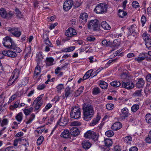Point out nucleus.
I'll return each instance as SVG.
<instances>
[{
  "mask_svg": "<svg viewBox=\"0 0 151 151\" xmlns=\"http://www.w3.org/2000/svg\"><path fill=\"white\" fill-rule=\"evenodd\" d=\"M43 97V94H41L34 101L33 107L35 110H38L42 104V99Z\"/></svg>",
  "mask_w": 151,
  "mask_h": 151,
  "instance_id": "obj_6",
  "label": "nucleus"
},
{
  "mask_svg": "<svg viewBox=\"0 0 151 151\" xmlns=\"http://www.w3.org/2000/svg\"><path fill=\"white\" fill-rule=\"evenodd\" d=\"M69 120L68 119L65 117H61L57 122V124L62 126H65L67 124Z\"/></svg>",
  "mask_w": 151,
  "mask_h": 151,
  "instance_id": "obj_15",
  "label": "nucleus"
},
{
  "mask_svg": "<svg viewBox=\"0 0 151 151\" xmlns=\"http://www.w3.org/2000/svg\"><path fill=\"white\" fill-rule=\"evenodd\" d=\"M15 11L17 17L20 18L22 17V15L18 9L16 8L15 9Z\"/></svg>",
  "mask_w": 151,
  "mask_h": 151,
  "instance_id": "obj_54",
  "label": "nucleus"
},
{
  "mask_svg": "<svg viewBox=\"0 0 151 151\" xmlns=\"http://www.w3.org/2000/svg\"><path fill=\"white\" fill-rule=\"evenodd\" d=\"M84 120L88 121L91 120L94 114L93 106L89 104L84 105L83 108Z\"/></svg>",
  "mask_w": 151,
  "mask_h": 151,
  "instance_id": "obj_1",
  "label": "nucleus"
},
{
  "mask_svg": "<svg viewBox=\"0 0 151 151\" xmlns=\"http://www.w3.org/2000/svg\"><path fill=\"white\" fill-rule=\"evenodd\" d=\"M29 78L28 77L26 76L24 78V79H23L22 81V85L26 84L28 82Z\"/></svg>",
  "mask_w": 151,
  "mask_h": 151,
  "instance_id": "obj_58",
  "label": "nucleus"
},
{
  "mask_svg": "<svg viewBox=\"0 0 151 151\" xmlns=\"http://www.w3.org/2000/svg\"><path fill=\"white\" fill-rule=\"evenodd\" d=\"M19 101H17L15 102L13 105H11L10 106V108L11 109H16L19 106Z\"/></svg>",
  "mask_w": 151,
  "mask_h": 151,
  "instance_id": "obj_44",
  "label": "nucleus"
},
{
  "mask_svg": "<svg viewBox=\"0 0 151 151\" xmlns=\"http://www.w3.org/2000/svg\"><path fill=\"white\" fill-rule=\"evenodd\" d=\"M8 123V120L7 119H4L1 121V126L4 127L7 125Z\"/></svg>",
  "mask_w": 151,
  "mask_h": 151,
  "instance_id": "obj_47",
  "label": "nucleus"
},
{
  "mask_svg": "<svg viewBox=\"0 0 151 151\" xmlns=\"http://www.w3.org/2000/svg\"><path fill=\"white\" fill-rule=\"evenodd\" d=\"M127 15V13L122 10L119 9L118 11V15L120 17H125Z\"/></svg>",
  "mask_w": 151,
  "mask_h": 151,
  "instance_id": "obj_32",
  "label": "nucleus"
},
{
  "mask_svg": "<svg viewBox=\"0 0 151 151\" xmlns=\"http://www.w3.org/2000/svg\"><path fill=\"white\" fill-rule=\"evenodd\" d=\"M41 127H39L35 131L34 133L36 136H38L44 131V129H42Z\"/></svg>",
  "mask_w": 151,
  "mask_h": 151,
  "instance_id": "obj_30",
  "label": "nucleus"
},
{
  "mask_svg": "<svg viewBox=\"0 0 151 151\" xmlns=\"http://www.w3.org/2000/svg\"><path fill=\"white\" fill-rule=\"evenodd\" d=\"M99 85L101 88L103 89H106L108 87L107 83L103 81H101L99 82Z\"/></svg>",
  "mask_w": 151,
  "mask_h": 151,
  "instance_id": "obj_31",
  "label": "nucleus"
},
{
  "mask_svg": "<svg viewBox=\"0 0 151 151\" xmlns=\"http://www.w3.org/2000/svg\"><path fill=\"white\" fill-rule=\"evenodd\" d=\"M13 51L10 50H4L3 51V54L4 55L8 57H10L11 58H15L17 56V55L16 52L19 53L20 52H18L17 51L16 49H12Z\"/></svg>",
  "mask_w": 151,
  "mask_h": 151,
  "instance_id": "obj_8",
  "label": "nucleus"
},
{
  "mask_svg": "<svg viewBox=\"0 0 151 151\" xmlns=\"http://www.w3.org/2000/svg\"><path fill=\"white\" fill-rule=\"evenodd\" d=\"M63 88V84H59L56 87V88L58 89V91L59 92L60 91L61 89H62Z\"/></svg>",
  "mask_w": 151,
  "mask_h": 151,
  "instance_id": "obj_63",
  "label": "nucleus"
},
{
  "mask_svg": "<svg viewBox=\"0 0 151 151\" xmlns=\"http://www.w3.org/2000/svg\"><path fill=\"white\" fill-rule=\"evenodd\" d=\"M61 137L64 138H68L70 136V133L68 130H64L60 135Z\"/></svg>",
  "mask_w": 151,
  "mask_h": 151,
  "instance_id": "obj_26",
  "label": "nucleus"
},
{
  "mask_svg": "<svg viewBox=\"0 0 151 151\" xmlns=\"http://www.w3.org/2000/svg\"><path fill=\"white\" fill-rule=\"evenodd\" d=\"M114 107V105L111 103L108 104L106 105V108L108 110H111Z\"/></svg>",
  "mask_w": 151,
  "mask_h": 151,
  "instance_id": "obj_53",
  "label": "nucleus"
},
{
  "mask_svg": "<svg viewBox=\"0 0 151 151\" xmlns=\"http://www.w3.org/2000/svg\"><path fill=\"white\" fill-rule=\"evenodd\" d=\"M16 119L18 122H21L23 119V114L22 112H19L18 113L16 116Z\"/></svg>",
  "mask_w": 151,
  "mask_h": 151,
  "instance_id": "obj_36",
  "label": "nucleus"
},
{
  "mask_svg": "<svg viewBox=\"0 0 151 151\" xmlns=\"http://www.w3.org/2000/svg\"><path fill=\"white\" fill-rule=\"evenodd\" d=\"M122 85L123 87L128 89H131L134 87L133 83L131 81H128L126 82H123Z\"/></svg>",
  "mask_w": 151,
  "mask_h": 151,
  "instance_id": "obj_14",
  "label": "nucleus"
},
{
  "mask_svg": "<svg viewBox=\"0 0 151 151\" xmlns=\"http://www.w3.org/2000/svg\"><path fill=\"white\" fill-rule=\"evenodd\" d=\"M3 44L4 46L10 49H16L17 52H20L21 50L15 44L14 42L8 36L5 37L3 39Z\"/></svg>",
  "mask_w": 151,
  "mask_h": 151,
  "instance_id": "obj_2",
  "label": "nucleus"
},
{
  "mask_svg": "<svg viewBox=\"0 0 151 151\" xmlns=\"http://www.w3.org/2000/svg\"><path fill=\"white\" fill-rule=\"evenodd\" d=\"M90 139H92L95 141L97 140L98 137V135L94 132H92L91 135V137H90Z\"/></svg>",
  "mask_w": 151,
  "mask_h": 151,
  "instance_id": "obj_37",
  "label": "nucleus"
},
{
  "mask_svg": "<svg viewBox=\"0 0 151 151\" xmlns=\"http://www.w3.org/2000/svg\"><path fill=\"white\" fill-rule=\"evenodd\" d=\"M93 132V131L90 130L88 131L84 134V137L86 138L90 139V137H91V134Z\"/></svg>",
  "mask_w": 151,
  "mask_h": 151,
  "instance_id": "obj_51",
  "label": "nucleus"
},
{
  "mask_svg": "<svg viewBox=\"0 0 151 151\" xmlns=\"http://www.w3.org/2000/svg\"><path fill=\"white\" fill-rule=\"evenodd\" d=\"M132 5L133 7L135 8H137L139 6V3L136 1L133 2L132 4Z\"/></svg>",
  "mask_w": 151,
  "mask_h": 151,
  "instance_id": "obj_56",
  "label": "nucleus"
},
{
  "mask_svg": "<svg viewBox=\"0 0 151 151\" xmlns=\"http://www.w3.org/2000/svg\"><path fill=\"white\" fill-rule=\"evenodd\" d=\"M70 133L72 135L76 137L79 134L80 132L77 128L75 127H73L70 129Z\"/></svg>",
  "mask_w": 151,
  "mask_h": 151,
  "instance_id": "obj_18",
  "label": "nucleus"
},
{
  "mask_svg": "<svg viewBox=\"0 0 151 151\" xmlns=\"http://www.w3.org/2000/svg\"><path fill=\"white\" fill-rule=\"evenodd\" d=\"M121 112V116L122 119H125L126 117H128L129 114V110L127 108L125 107L122 109Z\"/></svg>",
  "mask_w": 151,
  "mask_h": 151,
  "instance_id": "obj_16",
  "label": "nucleus"
},
{
  "mask_svg": "<svg viewBox=\"0 0 151 151\" xmlns=\"http://www.w3.org/2000/svg\"><path fill=\"white\" fill-rule=\"evenodd\" d=\"M82 145L84 149H88L91 147V144L89 142L85 140L82 142Z\"/></svg>",
  "mask_w": 151,
  "mask_h": 151,
  "instance_id": "obj_25",
  "label": "nucleus"
},
{
  "mask_svg": "<svg viewBox=\"0 0 151 151\" xmlns=\"http://www.w3.org/2000/svg\"><path fill=\"white\" fill-rule=\"evenodd\" d=\"M75 48V46H70L68 47L64 48L60 51V52L61 53L63 52H71Z\"/></svg>",
  "mask_w": 151,
  "mask_h": 151,
  "instance_id": "obj_24",
  "label": "nucleus"
},
{
  "mask_svg": "<svg viewBox=\"0 0 151 151\" xmlns=\"http://www.w3.org/2000/svg\"><path fill=\"white\" fill-rule=\"evenodd\" d=\"M111 85L114 87L116 88L120 86L121 83L119 81H114L110 83Z\"/></svg>",
  "mask_w": 151,
  "mask_h": 151,
  "instance_id": "obj_34",
  "label": "nucleus"
},
{
  "mask_svg": "<svg viewBox=\"0 0 151 151\" xmlns=\"http://www.w3.org/2000/svg\"><path fill=\"white\" fill-rule=\"evenodd\" d=\"M65 96L66 97H68L72 93L73 91L70 90V89L69 87H67L65 90Z\"/></svg>",
  "mask_w": 151,
  "mask_h": 151,
  "instance_id": "obj_35",
  "label": "nucleus"
},
{
  "mask_svg": "<svg viewBox=\"0 0 151 151\" xmlns=\"http://www.w3.org/2000/svg\"><path fill=\"white\" fill-rule=\"evenodd\" d=\"M145 43L147 47L149 48L151 46V39L148 36L147 34H144L142 35Z\"/></svg>",
  "mask_w": 151,
  "mask_h": 151,
  "instance_id": "obj_13",
  "label": "nucleus"
},
{
  "mask_svg": "<svg viewBox=\"0 0 151 151\" xmlns=\"http://www.w3.org/2000/svg\"><path fill=\"white\" fill-rule=\"evenodd\" d=\"M43 59L42 52H37L36 54V61L38 65H39L41 63Z\"/></svg>",
  "mask_w": 151,
  "mask_h": 151,
  "instance_id": "obj_20",
  "label": "nucleus"
},
{
  "mask_svg": "<svg viewBox=\"0 0 151 151\" xmlns=\"http://www.w3.org/2000/svg\"><path fill=\"white\" fill-rule=\"evenodd\" d=\"M107 5L104 3H99L96 6L94 9V11L97 14L104 13L107 10Z\"/></svg>",
  "mask_w": 151,
  "mask_h": 151,
  "instance_id": "obj_4",
  "label": "nucleus"
},
{
  "mask_svg": "<svg viewBox=\"0 0 151 151\" xmlns=\"http://www.w3.org/2000/svg\"><path fill=\"white\" fill-rule=\"evenodd\" d=\"M8 30L14 36L19 37L21 35V32L18 30V28H10Z\"/></svg>",
  "mask_w": 151,
  "mask_h": 151,
  "instance_id": "obj_12",
  "label": "nucleus"
},
{
  "mask_svg": "<svg viewBox=\"0 0 151 151\" xmlns=\"http://www.w3.org/2000/svg\"><path fill=\"white\" fill-rule=\"evenodd\" d=\"M145 83V81L142 78H141L138 79V81L136 84V87L139 88H142Z\"/></svg>",
  "mask_w": 151,
  "mask_h": 151,
  "instance_id": "obj_21",
  "label": "nucleus"
},
{
  "mask_svg": "<svg viewBox=\"0 0 151 151\" xmlns=\"http://www.w3.org/2000/svg\"><path fill=\"white\" fill-rule=\"evenodd\" d=\"M20 73V70L16 68L13 72L12 75V76H18L19 75Z\"/></svg>",
  "mask_w": 151,
  "mask_h": 151,
  "instance_id": "obj_52",
  "label": "nucleus"
},
{
  "mask_svg": "<svg viewBox=\"0 0 151 151\" xmlns=\"http://www.w3.org/2000/svg\"><path fill=\"white\" fill-rule=\"evenodd\" d=\"M41 72L40 71V68L39 65H37L35 68V76L38 75Z\"/></svg>",
  "mask_w": 151,
  "mask_h": 151,
  "instance_id": "obj_43",
  "label": "nucleus"
},
{
  "mask_svg": "<svg viewBox=\"0 0 151 151\" xmlns=\"http://www.w3.org/2000/svg\"><path fill=\"white\" fill-rule=\"evenodd\" d=\"M101 27L105 30H109L111 27L106 21L102 22L101 23Z\"/></svg>",
  "mask_w": 151,
  "mask_h": 151,
  "instance_id": "obj_29",
  "label": "nucleus"
},
{
  "mask_svg": "<svg viewBox=\"0 0 151 151\" xmlns=\"http://www.w3.org/2000/svg\"><path fill=\"white\" fill-rule=\"evenodd\" d=\"M93 71L92 69H90L88 71L84 76H91Z\"/></svg>",
  "mask_w": 151,
  "mask_h": 151,
  "instance_id": "obj_62",
  "label": "nucleus"
},
{
  "mask_svg": "<svg viewBox=\"0 0 151 151\" xmlns=\"http://www.w3.org/2000/svg\"><path fill=\"white\" fill-rule=\"evenodd\" d=\"M114 134V132L111 130H108L105 132V135L109 137H112Z\"/></svg>",
  "mask_w": 151,
  "mask_h": 151,
  "instance_id": "obj_42",
  "label": "nucleus"
},
{
  "mask_svg": "<svg viewBox=\"0 0 151 151\" xmlns=\"http://www.w3.org/2000/svg\"><path fill=\"white\" fill-rule=\"evenodd\" d=\"M73 4V0H67L64 2L63 8L65 11H68L71 9Z\"/></svg>",
  "mask_w": 151,
  "mask_h": 151,
  "instance_id": "obj_10",
  "label": "nucleus"
},
{
  "mask_svg": "<svg viewBox=\"0 0 151 151\" xmlns=\"http://www.w3.org/2000/svg\"><path fill=\"white\" fill-rule=\"evenodd\" d=\"M45 85L44 84H43L42 85H39L37 86V89L39 90H42L45 88Z\"/></svg>",
  "mask_w": 151,
  "mask_h": 151,
  "instance_id": "obj_60",
  "label": "nucleus"
},
{
  "mask_svg": "<svg viewBox=\"0 0 151 151\" xmlns=\"http://www.w3.org/2000/svg\"><path fill=\"white\" fill-rule=\"evenodd\" d=\"M100 119V117L99 116L97 115L96 117L94 118L93 120L91 122L90 124L91 126H93L98 123Z\"/></svg>",
  "mask_w": 151,
  "mask_h": 151,
  "instance_id": "obj_28",
  "label": "nucleus"
},
{
  "mask_svg": "<svg viewBox=\"0 0 151 151\" xmlns=\"http://www.w3.org/2000/svg\"><path fill=\"white\" fill-rule=\"evenodd\" d=\"M35 115L34 114H32L30 116L29 119L26 122V124H29L31 123L35 118Z\"/></svg>",
  "mask_w": 151,
  "mask_h": 151,
  "instance_id": "obj_48",
  "label": "nucleus"
},
{
  "mask_svg": "<svg viewBox=\"0 0 151 151\" xmlns=\"http://www.w3.org/2000/svg\"><path fill=\"white\" fill-rule=\"evenodd\" d=\"M132 140V138L130 136H127L124 138V141L126 143H128L129 141Z\"/></svg>",
  "mask_w": 151,
  "mask_h": 151,
  "instance_id": "obj_59",
  "label": "nucleus"
},
{
  "mask_svg": "<svg viewBox=\"0 0 151 151\" xmlns=\"http://www.w3.org/2000/svg\"><path fill=\"white\" fill-rule=\"evenodd\" d=\"M13 15L11 12L7 13L4 9L1 8L0 9V15L3 18L8 19L12 17Z\"/></svg>",
  "mask_w": 151,
  "mask_h": 151,
  "instance_id": "obj_7",
  "label": "nucleus"
},
{
  "mask_svg": "<svg viewBox=\"0 0 151 151\" xmlns=\"http://www.w3.org/2000/svg\"><path fill=\"white\" fill-rule=\"evenodd\" d=\"M88 15L85 12L81 13L79 18V22L82 25H84L87 22L88 18Z\"/></svg>",
  "mask_w": 151,
  "mask_h": 151,
  "instance_id": "obj_9",
  "label": "nucleus"
},
{
  "mask_svg": "<svg viewBox=\"0 0 151 151\" xmlns=\"http://www.w3.org/2000/svg\"><path fill=\"white\" fill-rule=\"evenodd\" d=\"M18 77V76H11L9 80V83L11 84L13 83L16 81Z\"/></svg>",
  "mask_w": 151,
  "mask_h": 151,
  "instance_id": "obj_40",
  "label": "nucleus"
},
{
  "mask_svg": "<svg viewBox=\"0 0 151 151\" xmlns=\"http://www.w3.org/2000/svg\"><path fill=\"white\" fill-rule=\"evenodd\" d=\"M135 25H132L128 27L127 29L129 31L128 35H132L134 36L135 34H136L135 32Z\"/></svg>",
  "mask_w": 151,
  "mask_h": 151,
  "instance_id": "obj_23",
  "label": "nucleus"
},
{
  "mask_svg": "<svg viewBox=\"0 0 151 151\" xmlns=\"http://www.w3.org/2000/svg\"><path fill=\"white\" fill-rule=\"evenodd\" d=\"M33 110V108L31 107L29 109H25L24 110V114L26 115H28L29 114V113L32 112Z\"/></svg>",
  "mask_w": 151,
  "mask_h": 151,
  "instance_id": "obj_49",
  "label": "nucleus"
},
{
  "mask_svg": "<svg viewBox=\"0 0 151 151\" xmlns=\"http://www.w3.org/2000/svg\"><path fill=\"white\" fill-rule=\"evenodd\" d=\"M104 143L106 146H110L111 145L112 142L110 139H104Z\"/></svg>",
  "mask_w": 151,
  "mask_h": 151,
  "instance_id": "obj_38",
  "label": "nucleus"
},
{
  "mask_svg": "<svg viewBox=\"0 0 151 151\" xmlns=\"http://www.w3.org/2000/svg\"><path fill=\"white\" fill-rule=\"evenodd\" d=\"M43 40L46 45H48L51 47H53V45L49 40L48 36L47 34H44L42 37Z\"/></svg>",
  "mask_w": 151,
  "mask_h": 151,
  "instance_id": "obj_19",
  "label": "nucleus"
},
{
  "mask_svg": "<svg viewBox=\"0 0 151 151\" xmlns=\"http://www.w3.org/2000/svg\"><path fill=\"white\" fill-rule=\"evenodd\" d=\"M44 140V137L42 136H40L37 139V145H41Z\"/></svg>",
  "mask_w": 151,
  "mask_h": 151,
  "instance_id": "obj_45",
  "label": "nucleus"
},
{
  "mask_svg": "<svg viewBox=\"0 0 151 151\" xmlns=\"http://www.w3.org/2000/svg\"><path fill=\"white\" fill-rule=\"evenodd\" d=\"M87 39L89 42H93L96 39L94 36H91L88 37Z\"/></svg>",
  "mask_w": 151,
  "mask_h": 151,
  "instance_id": "obj_61",
  "label": "nucleus"
},
{
  "mask_svg": "<svg viewBox=\"0 0 151 151\" xmlns=\"http://www.w3.org/2000/svg\"><path fill=\"white\" fill-rule=\"evenodd\" d=\"M54 59L52 57L47 58L45 60V63L47 66H50L53 64Z\"/></svg>",
  "mask_w": 151,
  "mask_h": 151,
  "instance_id": "obj_27",
  "label": "nucleus"
},
{
  "mask_svg": "<svg viewBox=\"0 0 151 151\" xmlns=\"http://www.w3.org/2000/svg\"><path fill=\"white\" fill-rule=\"evenodd\" d=\"M81 109L78 106H75L72 108L70 116L72 118L78 119L80 117Z\"/></svg>",
  "mask_w": 151,
  "mask_h": 151,
  "instance_id": "obj_5",
  "label": "nucleus"
},
{
  "mask_svg": "<svg viewBox=\"0 0 151 151\" xmlns=\"http://www.w3.org/2000/svg\"><path fill=\"white\" fill-rule=\"evenodd\" d=\"M141 23H142V26H143L147 21L146 18L145 16L144 15H143L141 17Z\"/></svg>",
  "mask_w": 151,
  "mask_h": 151,
  "instance_id": "obj_55",
  "label": "nucleus"
},
{
  "mask_svg": "<svg viewBox=\"0 0 151 151\" xmlns=\"http://www.w3.org/2000/svg\"><path fill=\"white\" fill-rule=\"evenodd\" d=\"M139 108V106L138 104H134L131 107V111L133 112H136Z\"/></svg>",
  "mask_w": 151,
  "mask_h": 151,
  "instance_id": "obj_39",
  "label": "nucleus"
},
{
  "mask_svg": "<svg viewBox=\"0 0 151 151\" xmlns=\"http://www.w3.org/2000/svg\"><path fill=\"white\" fill-rule=\"evenodd\" d=\"M84 89L83 87L81 86L80 87L79 89L77 90L76 93L77 94L76 96L79 95L81 93L83 92V90Z\"/></svg>",
  "mask_w": 151,
  "mask_h": 151,
  "instance_id": "obj_57",
  "label": "nucleus"
},
{
  "mask_svg": "<svg viewBox=\"0 0 151 151\" xmlns=\"http://www.w3.org/2000/svg\"><path fill=\"white\" fill-rule=\"evenodd\" d=\"M142 90L140 89L136 91L133 94V96L135 97H140L142 95Z\"/></svg>",
  "mask_w": 151,
  "mask_h": 151,
  "instance_id": "obj_41",
  "label": "nucleus"
},
{
  "mask_svg": "<svg viewBox=\"0 0 151 151\" xmlns=\"http://www.w3.org/2000/svg\"><path fill=\"white\" fill-rule=\"evenodd\" d=\"M145 120L148 123H151V114H148L146 115Z\"/></svg>",
  "mask_w": 151,
  "mask_h": 151,
  "instance_id": "obj_46",
  "label": "nucleus"
},
{
  "mask_svg": "<svg viewBox=\"0 0 151 151\" xmlns=\"http://www.w3.org/2000/svg\"><path fill=\"white\" fill-rule=\"evenodd\" d=\"M121 123L119 122L114 123L111 127V128L114 130H117L120 129L122 127Z\"/></svg>",
  "mask_w": 151,
  "mask_h": 151,
  "instance_id": "obj_22",
  "label": "nucleus"
},
{
  "mask_svg": "<svg viewBox=\"0 0 151 151\" xmlns=\"http://www.w3.org/2000/svg\"><path fill=\"white\" fill-rule=\"evenodd\" d=\"M13 147L10 146L7 147L5 149V151H14L13 150Z\"/></svg>",
  "mask_w": 151,
  "mask_h": 151,
  "instance_id": "obj_64",
  "label": "nucleus"
},
{
  "mask_svg": "<svg viewBox=\"0 0 151 151\" xmlns=\"http://www.w3.org/2000/svg\"><path fill=\"white\" fill-rule=\"evenodd\" d=\"M81 125V123L78 121L72 122L70 124V126H79Z\"/></svg>",
  "mask_w": 151,
  "mask_h": 151,
  "instance_id": "obj_50",
  "label": "nucleus"
},
{
  "mask_svg": "<svg viewBox=\"0 0 151 151\" xmlns=\"http://www.w3.org/2000/svg\"><path fill=\"white\" fill-rule=\"evenodd\" d=\"M92 92L93 95H97L100 93V88L97 87H95L92 89Z\"/></svg>",
  "mask_w": 151,
  "mask_h": 151,
  "instance_id": "obj_33",
  "label": "nucleus"
},
{
  "mask_svg": "<svg viewBox=\"0 0 151 151\" xmlns=\"http://www.w3.org/2000/svg\"><path fill=\"white\" fill-rule=\"evenodd\" d=\"M99 25V22L97 19L91 20L88 23V28L92 29L95 31H97L100 29Z\"/></svg>",
  "mask_w": 151,
  "mask_h": 151,
  "instance_id": "obj_3",
  "label": "nucleus"
},
{
  "mask_svg": "<svg viewBox=\"0 0 151 151\" xmlns=\"http://www.w3.org/2000/svg\"><path fill=\"white\" fill-rule=\"evenodd\" d=\"M77 34L75 29L71 27L69 28L65 32V35L68 37H72Z\"/></svg>",
  "mask_w": 151,
  "mask_h": 151,
  "instance_id": "obj_11",
  "label": "nucleus"
},
{
  "mask_svg": "<svg viewBox=\"0 0 151 151\" xmlns=\"http://www.w3.org/2000/svg\"><path fill=\"white\" fill-rule=\"evenodd\" d=\"M147 54L146 53H141L139 56L135 58V60L137 61L138 63L141 62L147 57Z\"/></svg>",
  "mask_w": 151,
  "mask_h": 151,
  "instance_id": "obj_17",
  "label": "nucleus"
}]
</instances>
